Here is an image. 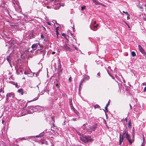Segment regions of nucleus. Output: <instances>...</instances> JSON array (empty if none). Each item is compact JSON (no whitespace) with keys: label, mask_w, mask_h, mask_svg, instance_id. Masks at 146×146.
I'll list each match as a JSON object with an SVG mask.
<instances>
[{"label":"nucleus","mask_w":146,"mask_h":146,"mask_svg":"<svg viewBox=\"0 0 146 146\" xmlns=\"http://www.w3.org/2000/svg\"><path fill=\"white\" fill-rule=\"evenodd\" d=\"M125 137L127 139L130 145L131 144L134 142V137L131 139L130 137L129 134H128L126 130H125L123 132V135L121 133L119 135V145H120L123 141V136Z\"/></svg>","instance_id":"nucleus-1"},{"label":"nucleus","mask_w":146,"mask_h":146,"mask_svg":"<svg viewBox=\"0 0 146 146\" xmlns=\"http://www.w3.org/2000/svg\"><path fill=\"white\" fill-rule=\"evenodd\" d=\"M80 140L86 143L93 141L91 136L89 135H83L80 137Z\"/></svg>","instance_id":"nucleus-2"},{"label":"nucleus","mask_w":146,"mask_h":146,"mask_svg":"<svg viewBox=\"0 0 146 146\" xmlns=\"http://www.w3.org/2000/svg\"><path fill=\"white\" fill-rule=\"evenodd\" d=\"M14 96V94L13 92L8 93L6 95V102H8V100L9 98H13Z\"/></svg>","instance_id":"nucleus-3"},{"label":"nucleus","mask_w":146,"mask_h":146,"mask_svg":"<svg viewBox=\"0 0 146 146\" xmlns=\"http://www.w3.org/2000/svg\"><path fill=\"white\" fill-rule=\"evenodd\" d=\"M96 127L95 126H93L92 127H90V129H86L87 132L89 134H90L92 131H94L96 129Z\"/></svg>","instance_id":"nucleus-4"},{"label":"nucleus","mask_w":146,"mask_h":146,"mask_svg":"<svg viewBox=\"0 0 146 146\" xmlns=\"http://www.w3.org/2000/svg\"><path fill=\"white\" fill-rule=\"evenodd\" d=\"M62 47L66 51H70L71 50L70 48L67 46V44H64Z\"/></svg>","instance_id":"nucleus-5"},{"label":"nucleus","mask_w":146,"mask_h":146,"mask_svg":"<svg viewBox=\"0 0 146 146\" xmlns=\"http://www.w3.org/2000/svg\"><path fill=\"white\" fill-rule=\"evenodd\" d=\"M90 79V77L89 76L85 75L84 76V78L83 79H82L81 81V82H83L85 80H88Z\"/></svg>","instance_id":"nucleus-6"},{"label":"nucleus","mask_w":146,"mask_h":146,"mask_svg":"<svg viewBox=\"0 0 146 146\" xmlns=\"http://www.w3.org/2000/svg\"><path fill=\"white\" fill-rule=\"evenodd\" d=\"M40 46V47H41V46L39 43H36V44H35L32 45V47L33 48H36L38 47V46Z\"/></svg>","instance_id":"nucleus-7"},{"label":"nucleus","mask_w":146,"mask_h":146,"mask_svg":"<svg viewBox=\"0 0 146 146\" xmlns=\"http://www.w3.org/2000/svg\"><path fill=\"white\" fill-rule=\"evenodd\" d=\"M138 47L139 48V50L142 53L144 54V53H145L144 50H143L142 47L140 45H138Z\"/></svg>","instance_id":"nucleus-8"},{"label":"nucleus","mask_w":146,"mask_h":146,"mask_svg":"<svg viewBox=\"0 0 146 146\" xmlns=\"http://www.w3.org/2000/svg\"><path fill=\"white\" fill-rule=\"evenodd\" d=\"M7 60L8 62H9V64L11 65V64L10 63V61L11 60V59L10 56H7Z\"/></svg>","instance_id":"nucleus-9"},{"label":"nucleus","mask_w":146,"mask_h":146,"mask_svg":"<svg viewBox=\"0 0 146 146\" xmlns=\"http://www.w3.org/2000/svg\"><path fill=\"white\" fill-rule=\"evenodd\" d=\"M17 92L20 93L22 95H23L24 94L23 90L22 88L19 89L17 91Z\"/></svg>","instance_id":"nucleus-10"},{"label":"nucleus","mask_w":146,"mask_h":146,"mask_svg":"<svg viewBox=\"0 0 146 146\" xmlns=\"http://www.w3.org/2000/svg\"><path fill=\"white\" fill-rule=\"evenodd\" d=\"M128 127L129 128H131V122L130 120H129L128 123Z\"/></svg>","instance_id":"nucleus-11"},{"label":"nucleus","mask_w":146,"mask_h":146,"mask_svg":"<svg viewBox=\"0 0 146 146\" xmlns=\"http://www.w3.org/2000/svg\"><path fill=\"white\" fill-rule=\"evenodd\" d=\"M45 54V52L44 50H42L40 52V54L43 56Z\"/></svg>","instance_id":"nucleus-12"},{"label":"nucleus","mask_w":146,"mask_h":146,"mask_svg":"<svg viewBox=\"0 0 146 146\" xmlns=\"http://www.w3.org/2000/svg\"><path fill=\"white\" fill-rule=\"evenodd\" d=\"M82 83L83 82H81V80L80 82V84L79 85V89H78L79 91H80V90L81 89V85L82 84Z\"/></svg>","instance_id":"nucleus-13"},{"label":"nucleus","mask_w":146,"mask_h":146,"mask_svg":"<svg viewBox=\"0 0 146 146\" xmlns=\"http://www.w3.org/2000/svg\"><path fill=\"white\" fill-rule=\"evenodd\" d=\"M38 99V97H36V98H34L33 100H32L29 101V102H31L32 101H35V100H37Z\"/></svg>","instance_id":"nucleus-14"},{"label":"nucleus","mask_w":146,"mask_h":146,"mask_svg":"<svg viewBox=\"0 0 146 146\" xmlns=\"http://www.w3.org/2000/svg\"><path fill=\"white\" fill-rule=\"evenodd\" d=\"M131 55L132 56L134 57L135 56L136 54L134 51H132L131 52Z\"/></svg>","instance_id":"nucleus-15"},{"label":"nucleus","mask_w":146,"mask_h":146,"mask_svg":"<svg viewBox=\"0 0 146 146\" xmlns=\"http://www.w3.org/2000/svg\"><path fill=\"white\" fill-rule=\"evenodd\" d=\"M95 3L96 5H100L101 4V3L98 2V1H96L95 2Z\"/></svg>","instance_id":"nucleus-16"},{"label":"nucleus","mask_w":146,"mask_h":146,"mask_svg":"<svg viewBox=\"0 0 146 146\" xmlns=\"http://www.w3.org/2000/svg\"><path fill=\"white\" fill-rule=\"evenodd\" d=\"M59 27H57L56 29V35H57L58 34V30Z\"/></svg>","instance_id":"nucleus-17"},{"label":"nucleus","mask_w":146,"mask_h":146,"mask_svg":"<svg viewBox=\"0 0 146 146\" xmlns=\"http://www.w3.org/2000/svg\"><path fill=\"white\" fill-rule=\"evenodd\" d=\"M4 97V95L3 94H0V100H1Z\"/></svg>","instance_id":"nucleus-18"},{"label":"nucleus","mask_w":146,"mask_h":146,"mask_svg":"<svg viewBox=\"0 0 146 146\" xmlns=\"http://www.w3.org/2000/svg\"><path fill=\"white\" fill-rule=\"evenodd\" d=\"M86 7L85 6H82L81 7V9L82 11H83L84 9H85Z\"/></svg>","instance_id":"nucleus-19"},{"label":"nucleus","mask_w":146,"mask_h":146,"mask_svg":"<svg viewBox=\"0 0 146 146\" xmlns=\"http://www.w3.org/2000/svg\"><path fill=\"white\" fill-rule=\"evenodd\" d=\"M27 138H25V137H22V138H19V140H26V139Z\"/></svg>","instance_id":"nucleus-20"},{"label":"nucleus","mask_w":146,"mask_h":146,"mask_svg":"<svg viewBox=\"0 0 146 146\" xmlns=\"http://www.w3.org/2000/svg\"><path fill=\"white\" fill-rule=\"evenodd\" d=\"M86 124H84L82 127V128L83 129L85 130L86 129V127L85 126Z\"/></svg>","instance_id":"nucleus-21"},{"label":"nucleus","mask_w":146,"mask_h":146,"mask_svg":"<svg viewBox=\"0 0 146 146\" xmlns=\"http://www.w3.org/2000/svg\"><path fill=\"white\" fill-rule=\"evenodd\" d=\"M107 107H108V106H106V107L105 108L106 110H104V111H105L106 114V111L107 112H108Z\"/></svg>","instance_id":"nucleus-22"},{"label":"nucleus","mask_w":146,"mask_h":146,"mask_svg":"<svg viewBox=\"0 0 146 146\" xmlns=\"http://www.w3.org/2000/svg\"><path fill=\"white\" fill-rule=\"evenodd\" d=\"M28 108H29V109L30 110H33V106H29L28 107Z\"/></svg>","instance_id":"nucleus-23"},{"label":"nucleus","mask_w":146,"mask_h":146,"mask_svg":"<svg viewBox=\"0 0 146 146\" xmlns=\"http://www.w3.org/2000/svg\"><path fill=\"white\" fill-rule=\"evenodd\" d=\"M62 36H63L64 38H66V34L65 33H62Z\"/></svg>","instance_id":"nucleus-24"},{"label":"nucleus","mask_w":146,"mask_h":146,"mask_svg":"<svg viewBox=\"0 0 146 146\" xmlns=\"http://www.w3.org/2000/svg\"><path fill=\"white\" fill-rule=\"evenodd\" d=\"M100 107L98 105H96L94 107L95 108H99Z\"/></svg>","instance_id":"nucleus-25"},{"label":"nucleus","mask_w":146,"mask_h":146,"mask_svg":"<svg viewBox=\"0 0 146 146\" xmlns=\"http://www.w3.org/2000/svg\"><path fill=\"white\" fill-rule=\"evenodd\" d=\"M98 26V24H97L96 26H95L94 25H93V27L94 28H97Z\"/></svg>","instance_id":"nucleus-26"},{"label":"nucleus","mask_w":146,"mask_h":146,"mask_svg":"<svg viewBox=\"0 0 146 146\" xmlns=\"http://www.w3.org/2000/svg\"><path fill=\"white\" fill-rule=\"evenodd\" d=\"M123 13H125V14H126L127 15L129 14L128 12H125L124 11H123Z\"/></svg>","instance_id":"nucleus-27"},{"label":"nucleus","mask_w":146,"mask_h":146,"mask_svg":"<svg viewBox=\"0 0 146 146\" xmlns=\"http://www.w3.org/2000/svg\"><path fill=\"white\" fill-rule=\"evenodd\" d=\"M44 37V35L42 34H41V38L43 39Z\"/></svg>","instance_id":"nucleus-28"},{"label":"nucleus","mask_w":146,"mask_h":146,"mask_svg":"<svg viewBox=\"0 0 146 146\" xmlns=\"http://www.w3.org/2000/svg\"><path fill=\"white\" fill-rule=\"evenodd\" d=\"M27 112L28 113H32V112L30 110H29L27 111Z\"/></svg>","instance_id":"nucleus-29"},{"label":"nucleus","mask_w":146,"mask_h":146,"mask_svg":"<svg viewBox=\"0 0 146 146\" xmlns=\"http://www.w3.org/2000/svg\"><path fill=\"white\" fill-rule=\"evenodd\" d=\"M16 72H17V74H19V70H17V71H16Z\"/></svg>","instance_id":"nucleus-30"},{"label":"nucleus","mask_w":146,"mask_h":146,"mask_svg":"<svg viewBox=\"0 0 146 146\" xmlns=\"http://www.w3.org/2000/svg\"><path fill=\"white\" fill-rule=\"evenodd\" d=\"M127 15V19L128 20L129 19H130V18L129 17L130 15H129V14H128Z\"/></svg>","instance_id":"nucleus-31"},{"label":"nucleus","mask_w":146,"mask_h":146,"mask_svg":"<svg viewBox=\"0 0 146 146\" xmlns=\"http://www.w3.org/2000/svg\"><path fill=\"white\" fill-rule=\"evenodd\" d=\"M60 5L62 6H64V5L63 3H61Z\"/></svg>","instance_id":"nucleus-32"},{"label":"nucleus","mask_w":146,"mask_h":146,"mask_svg":"<svg viewBox=\"0 0 146 146\" xmlns=\"http://www.w3.org/2000/svg\"><path fill=\"white\" fill-rule=\"evenodd\" d=\"M42 136V135H41L40 134H39L38 135H37L36 136V137H41Z\"/></svg>","instance_id":"nucleus-33"},{"label":"nucleus","mask_w":146,"mask_h":146,"mask_svg":"<svg viewBox=\"0 0 146 146\" xmlns=\"http://www.w3.org/2000/svg\"><path fill=\"white\" fill-rule=\"evenodd\" d=\"M68 80L70 82L71 81V77H70L68 79Z\"/></svg>","instance_id":"nucleus-34"},{"label":"nucleus","mask_w":146,"mask_h":146,"mask_svg":"<svg viewBox=\"0 0 146 146\" xmlns=\"http://www.w3.org/2000/svg\"><path fill=\"white\" fill-rule=\"evenodd\" d=\"M143 91L145 92L146 91V87H145Z\"/></svg>","instance_id":"nucleus-35"},{"label":"nucleus","mask_w":146,"mask_h":146,"mask_svg":"<svg viewBox=\"0 0 146 146\" xmlns=\"http://www.w3.org/2000/svg\"><path fill=\"white\" fill-rule=\"evenodd\" d=\"M73 121H76V118H73L72 119Z\"/></svg>","instance_id":"nucleus-36"},{"label":"nucleus","mask_w":146,"mask_h":146,"mask_svg":"<svg viewBox=\"0 0 146 146\" xmlns=\"http://www.w3.org/2000/svg\"><path fill=\"white\" fill-rule=\"evenodd\" d=\"M100 5H102V6H103L104 7H105L106 6L104 4H102L101 3V4H100Z\"/></svg>","instance_id":"nucleus-37"},{"label":"nucleus","mask_w":146,"mask_h":146,"mask_svg":"<svg viewBox=\"0 0 146 146\" xmlns=\"http://www.w3.org/2000/svg\"><path fill=\"white\" fill-rule=\"evenodd\" d=\"M15 86L16 87H17L18 86V84L17 83H16Z\"/></svg>","instance_id":"nucleus-38"},{"label":"nucleus","mask_w":146,"mask_h":146,"mask_svg":"<svg viewBox=\"0 0 146 146\" xmlns=\"http://www.w3.org/2000/svg\"><path fill=\"white\" fill-rule=\"evenodd\" d=\"M56 86L58 88H59V86L58 85V84H56Z\"/></svg>","instance_id":"nucleus-39"},{"label":"nucleus","mask_w":146,"mask_h":146,"mask_svg":"<svg viewBox=\"0 0 146 146\" xmlns=\"http://www.w3.org/2000/svg\"><path fill=\"white\" fill-rule=\"evenodd\" d=\"M52 119L53 120V121L54 122L55 121H54V119L53 118V117H52Z\"/></svg>","instance_id":"nucleus-40"},{"label":"nucleus","mask_w":146,"mask_h":146,"mask_svg":"<svg viewBox=\"0 0 146 146\" xmlns=\"http://www.w3.org/2000/svg\"><path fill=\"white\" fill-rule=\"evenodd\" d=\"M96 21H94V24H93V25H94L96 24Z\"/></svg>","instance_id":"nucleus-41"},{"label":"nucleus","mask_w":146,"mask_h":146,"mask_svg":"<svg viewBox=\"0 0 146 146\" xmlns=\"http://www.w3.org/2000/svg\"><path fill=\"white\" fill-rule=\"evenodd\" d=\"M109 104H110V102H109L107 104V105L106 106H108V105H109Z\"/></svg>","instance_id":"nucleus-42"},{"label":"nucleus","mask_w":146,"mask_h":146,"mask_svg":"<svg viewBox=\"0 0 146 146\" xmlns=\"http://www.w3.org/2000/svg\"><path fill=\"white\" fill-rule=\"evenodd\" d=\"M24 74H27V72H26V71H25L24 72Z\"/></svg>","instance_id":"nucleus-43"},{"label":"nucleus","mask_w":146,"mask_h":146,"mask_svg":"<svg viewBox=\"0 0 146 146\" xmlns=\"http://www.w3.org/2000/svg\"><path fill=\"white\" fill-rule=\"evenodd\" d=\"M77 133L79 135H80L81 133L80 132H77Z\"/></svg>","instance_id":"nucleus-44"},{"label":"nucleus","mask_w":146,"mask_h":146,"mask_svg":"<svg viewBox=\"0 0 146 146\" xmlns=\"http://www.w3.org/2000/svg\"><path fill=\"white\" fill-rule=\"evenodd\" d=\"M47 24H48V25H50V23L49 22H47Z\"/></svg>","instance_id":"nucleus-45"},{"label":"nucleus","mask_w":146,"mask_h":146,"mask_svg":"<svg viewBox=\"0 0 146 146\" xmlns=\"http://www.w3.org/2000/svg\"><path fill=\"white\" fill-rule=\"evenodd\" d=\"M129 106H130V108L131 109H132V106H131L130 104H129Z\"/></svg>","instance_id":"nucleus-46"},{"label":"nucleus","mask_w":146,"mask_h":146,"mask_svg":"<svg viewBox=\"0 0 146 146\" xmlns=\"http://www.w3.org/2000/svg\"><path fill=\"white\" fill-rule=\"evenodd\" d=\"M143 85H146V83H143Z\"/></svg>","instance_id":"nucleus-47"},{"label":"nucleus","mask_w":146,"mask_h":146,"mask_svg":"<svg viewBox=\"0 0 146 146\" xmlns=\"http://www.w3.org/2000/svg\"><path fill=\"white\" fill-rule=\"evenodd\" d=\"M97 75L99 76H100V72H98V74H97Z\"/></svg>","instance_id":"nucleus-48"},{"label":"nucleus","mask_w":146,"mask_h":146,"mask_svg":"<svg viewBox=\"0 0 146 146\" xmlns=\"http://www.w3.org/2000/svg\"><path fill=\"white\" fill-rule=\"evenodd\" d=\"M74 112L76 113V114H78V112H76V111H74Z\"/></svg>","instance_id":"nucleus-49"},{"label":"nucleus","mask_w":146,"mask_h":146,"mask_svg":"<svg viewBox=\"0 0 146 146\" xmlns=\"http://www.w3.org/2000/svg\"><path fill=\"white\" fill-rule=\"evenodd\" d=\"M141 146H144V145L143 144V143Z\"/></svg>","instance_id":"nucleus-50"},{"label":"nucleus","mask_w":146,"mask_h":146,"mask_svg":"<svg viewBox=\"0 0 146 146\" xmlns=\"http://www.w3.org/2000/svg\"><path fill=\"white\" fill-rule=\"evenodd\" d=\"M96 0H93V1L95 3V1H96Z\"/></svg>","instance_id":"nucleus-51"},{"label":"nucleus","mask_w":146,"mask_h":146,"mask_svg":"<svg viewBox=\"0 0 146 146\" xmlns=\"http://www.w3.org/2000/svg\"><path fill=\"white\" fill-rule=\"evenodd\" d=\"M108 74H109V75H110V76H112V75L110 74L109 73Z\"/></svg>","instance_id":"nucleus-52"},{"label":"nucleus","mask_w":146,"mask_h":146,"mask_svg":"<svg viewBox=\"0 0 146 146\" xmlns=\"http://www.w3.org/2000/svg\"><path fill=\"white\" fill-rule=\"evenodd\" d=\"M19 71H20L22 73H22V70H19Z\"/></svg>","instance_id":"nucleus-53"},{"label":"nucleus","mask_w":146,"mask_h":146,"mask_svg":"<svg viewBox=\"0 0 146 146\" xmlns=\"http://www.w3.org/2000/svg\"><path fill=\"white\" fill-rule=\"evenodd\" d=\"M54 53H55V52H52V54H54Z\"/></svg>","instance_id":"nucleus-54"},{"label":"nucleus","mask_w":146,"mask_h":146,"mask_svg":"<svg viewBox=\"0 0 146 146\" xmlns=\"http://www.w3.org/2000/svg\"><path fill=\"white\" fill-rule=\"evenodd\" d=\"M143 141H144V136H143Z\"/></svg>","instance_id":"nucleus-55"},{"label":"nucleus","mask_w":146,"mask_h":146,"mask_svg":"<svg viewBox=\"0 0 146 146\" xmlns=\"http://www.w3.org/2000/svg\"><path fill=\"white\" fill-rule=\"evenodd\" d=\"M125 120H126V121H127V118H126L125 119Z\"/></svg>","instance_id":"nucleus-56"},{"label":"nucleus","mask_w":146,"mask_h":146,"mask_svg":"<svg viewBox=\"0 0 146 146\" xmlns=\"http://www.w3.org/2000/svg\"><path fill=\"white\" fill-rule=\"evenodd\" d=\"M3 120L2 121V122L3 123Z\"/></svg>","instance_id":"nucleus-57"},{"label":"nucleus","mask_w":146,"mask_h":146,"mask_svg":"<svg viewBox=\"0 0 146 146\" xmlns=\"http://www.w3.org/2000/svg\"><path fill=\"white\" fill-rule=\"evenodd\" d=\"M41 109L42 110V109H43V108H42L41 107Z\"/></svg>","instance_id":"nucleus-58"},{"label":"nucleus","mask_w":146,"mask_h":146,"mask_svg":"<svg viewBox=\"0 0 146 146\" xmlns=\"http://www.w3.org/2000/svg\"><path fill=\"white\" fill-rule=\"evenodd\" d=\"M53 126H54V124L53 123Z\"/></svg>","instance_id":"nucleus-59"},{"label":"nucleus","mask_w":146,"mask_h":146,"mask_svg":"<svg viewBox=\"0 0 146 146\" xmlns=\"http://www.w3.org/2000/svg\"><path fill=\"white\" fill-rule=\"evenodd\" d=\"M4 91L3 90V92H3V93H4Z\"/></svg>","instance_id":"nucleus-60"},{"label":"nucleus","mask_w":146,"mask_h":146,"mask_svg":"<svg viewBox=\"0 0 146 146\" xmlns=\"http://www.w3.org/2000/svg\"><path fill=\"white\" fill-rule=\"evenodd\" d=\"M0 92H1V90Z\"/></svg>","instance_id":"nucleus-61"},{"label":"nucleus","mask_w":146,"mask_h":146,"mask_svg":"<svg viewBox=\"0 0 146 146\" xmlns=\"http://www.w3.org/2000/svg\"><path fill=\"white\" fill-rule=\"evenodd\" d=\"M57 0H54L55 1H56Z\"/></svg>","instance_id":"nucleus-62"},{"label":"nucleus","mask_w":146,"mask_h":146,"mask_svg":"<svg viewBox=\"0 0 146 146\" xmlns=\"http://www.w3.org/2000/svg\"><path fill=\"white\" fill-rule=\"evenodd\" d=\"M90 28H91V29H92V28H91V27H90Z\"/></svg>","instance_id":"nucleus-63"},{"label":"nucleus","mask_w":146,"mask_h":146,"mask_svg":"<svg viewBox=\"0 0 146 146\" xmlns=\"http://www.w3.org/2000/svg\"><path fill=\"white\" fill-rule=\"evenodd\" d=\"M75 49H77L76 47L75 48Z\"/></svg>","instance_id":"nucleus-64"}]
</instances>
